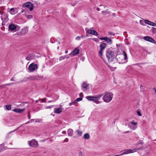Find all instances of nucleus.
<instances>
[{"instance_id": "f257e3e1", "label": "nucleus", "mask_w": 156, "mask_h": 156, "mask_svg": "<svg viewBox=\"0 0 156 156\" xmlns=\"http://www.w3.org/2000/svg\"><path fill=\"white\" fill-rule=\"evenodd\" d=\"M113 94L111 92L106 93L103 96V99L105 102L109 103L112 100Z\"/></svg>"}, {"instance_id": "f03ea898", "label": "nucleus", "mask_w": 156, "mask_h": 156, "mask_svg": "<svg viewBox=\"0 0 156 156\" xmlns=\"http://www.w3.org/2000/svg\"><path fill=\"white\" fill-rule=\"evenodd\" d=\"M107 44L105 43L104 41H102L101 43L99 45L100 50L99 51V54L100 56L102 58V56L103 55L105 49L106 47Z\"/></svg>"}, {"instance_id": "7ed1b4c3", "label": "nucleus", "mask_w": 156, "mask_h": 156, "mask_svg": "<svg viewBox=\"0 0 156 156\" xmlns=\"http://www.w3.org/2000/svg\"><path fill=\"white\" fill-rule=\"evenodd\" d=\"M106 57L109 62H112L115 58L114 53L111 50H108L106 53Z\"/></svg>"}, {"instance_id": "20e7f679", "label": "nucleus", "mask_w": 156, "mask_h": 156, "mask_svg": "<svg viewBox=\"0 0 156 156\" xmlns=\"http://www.w3.org/2000/svg\"><path fill=\"white\" fill-rule=\"evenodd\" d=\"M23 7L29 8L30 11H32L34 9L33 5L30 2H28L23 4Z\"/></svg>"}, {"instance_id": "39448f33", "label": "nucleus", "mask_w": 156, "mask_h": 156, "mask_svg": "<svg viewBox=\"0 0 156 156\" xmlns=\"http://www.w3.org/2000/svg\"><path fill=\"white\" fill-rule=\"evenodd\" d=\"M37 65L34 63L31 64L29 66L28 69L30 72H33L37 68Z\"/></svg>"}, {"instance_id": "423d86ee", "label": "nucleus", "mask_w": 156, "mask_h": 156, "mask_svg": "<svg viewBox=\"0 0 156 156\" xmlns=\"http://www.w3.org/2000/svg\"><path fill=\"white\" fill-rule=\"evenodd\" d=\"M140 149V148H138L136 149L131 150V149H128L126 150H125V151L123 152L122 154L120 155H123L124 154H127L129 153H133L134 152L136 151L139 150Z\"/></svg>"}, {"instance_id": "0eeeda50", "label": "nucleus", "mask_w": 156, "mask_h": 156, "mask_svg": "<svg viewBox=\"0 0 156 156\" xmlns=\"http://www.w3.org/2000/svg\"><path fill=\"white\" fill-rule=\"evenodd\" d=\"M86 98L89 101H93L96 104H98V97L91 96H87Z\"/></svg>"}, {"instance_id": "6e6552de", "label": "nucleus", "mask_w": 156, "mask_h": 156, "mask_svg": "<svg viewBox=\"0 0 156 156\" xmlns=\"http://www.w3.org/2000/svg\"><path fill=\"white\" fill-rule=\"evenodd\" d=\"M144 39L145 41H149L154 44H155L156 42L151 37L148 36L144 37Z\"/></svg>"}, {"instance_id": "1a4fd4ad", "label": "nucleus", "mask_w": 156, "mask_h": 156, "mask_svg": "<svg viewBox=\"0 0 156 156\" xmlns=\"http://www.w3.org/2000/svg\"><path fill=\"white\" fill-rule=\"evenodd\" d=\"M29 144L30 146L34 147H37L38 145L37 142L34 140L30 141Z\"/></svg>"}, {"instance_id": "9d476101", "label": "nucleus", "mask_w": 156, "mask_h": 156, "mask_svg": "<svg viewBox=\"0 0 156 156\" xmlns=\"http://www.w3.org/2000/svg\"><path fill=\"white\" fill-rule=\"evenodd\" d=\"M79 49L77 48H76L69 54L70 56H74L79 53Z\"/></svg>"}, {"instance_id": "9b49d317", "label": "nucleus", "mask_w": 156, "mask_h": 156, "mask_svg": "<svg viewBox=\"0 0 156 156\" xmlns=\"http://www.w3.org/2000/svg\"><path fill=\"white\" fill-rule=\"evenodd\" d=\"M9 30L11 31H13L16 30L17 31V27L15 25L13 24H10L9 26Z\"/></svg>"}, {"instance_id": "f8f14e48", "label": "nucleus", "mask_w": 156, "mask_h": 156, "mask_svg": "<svg viewBox=\"0 0 156 156\" xmlns=\"http://www.w3.org/2000/svg\"><path fill=\"white\" fill-rule=\"evenodd\" d=\"M101 40H105V41L107 42V43H109L110 44H111L112 42V41L111 39L107 37H100L99 38Z\"/></svg>"}, {"instance_id": "ddd939ff", "label": "nucleus", "mask_w": 156, "mask_h": 156, "mask_svg": "<svg viewBox=\"0 0 156 156\" xmlns=\"http://www.w3.org/2000/svg\"><path fill=\"white\" fill-rule=\"evenodd\" d=\"M2 20L3 21H7L9 20L8 16L6 13L1 16Z\"/></svg>"}, {"instance_id": "4468645a", "label": "nucleus", "mask_w": 156, "mask_h": 156, "mask_svg": "<svg viewBox=\"0 0 156 156\" xmlns=\"http://www.w3.org/2000/svg\"><path fill=\"white\" fill-rule=\"evenodd\" d=\"M87 33L88 34H92L95 35H98V33L96 31L93 30L88 29L87 30Z\"/></svg>"}, {"instance_id": "2eb2a0df", "label": "nucleus", "mask_w": 156, "mask_h": 156, "mask_svg": "<svg viewBox=\"0 0 156 156\" xmlns=\"http://www.w3.org/2000/svg\"><path fill=\"white\" fill-rule=\"evenodd\" d=\"M34 56V54H30L27 56L26 59L27 60H30L33 59Z\"/></svg>"}, {"instance_id": "dca6fc26", "label": "nucleus", "mask_w": 156, "mask_h": 156, "mask_svg": "<svg viewBox=\"0 0 156 156\" xmlns=\"http://www.w3.org/2000/svg\"><path fill=\"white\" fill-rule=\"evenodd\" d=\"M25 109V108L23 109H15L13 110V111L19 113H21L23 112Z\"/></svg>"}, {"instance_id": "f3484780", "label": "nucleus", "mask_w": 156, "mask_h": 156, "mask_svg": "<svg viewBox=\"0 0 156 156\" xmlns=\"http://www.w3.org/2000/svg\"><path fill=\"white\" fill-rule=\"evenodd\" d=\"M10 13L11 14H14L18 12L17 9L16 8H12L10 9Z\"/></svg>"}, {"instance_id": "a211bd4d", "label": "nucleus", "mask_w": 156, "mask_h": 156, "mask_svg": "<svg viewBox=\"0 0 156 156\" xmlns=\"http://www.w3.org/2000/svg\"><path fill=\"white\" fill-rule=\"evenodd\" d=\"M62 111V109L60 108H55L54 109V112L56 114H59Z\"/></svg>"}, {"instance_id": "6ab92c4d", "label": "nucleus", "mask_w": 156, "mask_h": 156, "mask_svg": "<svg viewBox=\"0 0 156 156\" xmlns=\"http://www.w3.org/2000/svg\"><path fill=\"white\" fill-rule=\"evenodd\" d=\"M28 32V28L27 27H25L22 30V33L24 35L27 33Z\"/></svg>"}, {"instance_id": "aec40b11", "label": "nucleus", "mask_w": 156, "mask_h": 156, "mask_svg": "<svg viewBox=\"0 0 156 156\" xmlns=\"http://www.w3.org/2000/svg\"><path fill=\"white\" fill-rule=\"evenodd\" d=\"M89 86V84L86 83L85 82H83L82 86V87L83 88L85 89V90H87L88 89V87Z\"/></svg>"}, {"instance_id": "412c9836", "label": "nucleus", "mask_w": 156, "mask_h": 156, "mask_svg": "<svg viewBox=\"0 0 156 156\" xmlns=\"http://www.w3.org/2000/svg\"><path fill=\"white\" fill-rule=\"evenodd\" d=\"M68 134L69 136H72L73 133V130L71 129H69L67 130Z\"/></svg>"}, {"instance_id": "4be33fe9", "label": "nucleus", "mask_w": 156, "mask_h": 156, "mask_svg": "<svg viewBox=\"0 0 156 156\" xmlns=\"http://www.w3.org/2000/svg\"><path fill=\"white\" fill-rule=\"evenodd\" d=\"M145 23L151 26H152L153 23L148 20H144Z\"/></svg>"}, {"instance_id": "5701e85b", "label": "nucleus", "mask_w": 156, "mask_h": 156, "mask_svg": "<svg viewBox=\"0 0 156 156\" xmlns=\"http://www.w3.org/2000/svg\"><path fill=\"white\" fill-rule=\"evenodd\" d=\"M90 137V136L88 133H87L85 134L83 136V138L85 139H88Z\"/></svg>"}, {"instance_id": "b1692460", "label": "nucleus", "mask_w": 156, "mask_h": 156, "mask_svg": "<svg viewBox=\"0 0 156 156\" xmlns=\"http://www.w3.org/2000/svg\"><path fill=\"white\" fill-rule=\"evenodd\" d=\"M122 54H123V56H124V60H126L127 59V55L126 54V52L124 51H123Z\"/></svg>"}, {"instance_id": "393cba45", "label": "nucleus", "mask_w": 156, "mask_h": 156, "mask_svg": "<svg viewBox=\"0 0 156 156\" xmlns=\"http://www.w3.org/2000/svg\"><path fill=\"white\" fill-rule=\"evenodd\" d=\"M108 67L112 71L114 70L116 68V67L112 66L109 65H108Z\"/></svg>"}, {"instance_id": "a878e982", "label": "nucleus", "mask_w": 156, "mask_h": 156, "mask_svg": "<svg viewBox=\"0 0 156 156\" xmlns=\"http://www.w3.org/2000/svg\"><path fill=\"white\" fill-rule=\"evenodd\" d=\"M5 107L7 110H9L11 109V105H6Z\"/></svg>"}, {"instance_id": "bb28decb", "label": "nucleus", "mask_w": 156, "mask_h": 156, "mask_svg": "<svg viewBox=\"0 0 156 156\" xmlns=\"http://www.w3.org/2000/svg\"><path fill=\"white\" fill-rule=\"evenodd\" d=\"M76 132L77 133V134L80 136H82L83 132L82 131H80L79 130H77L76 131Z\"/></svg>"}, {"instance_id": "cd10ccee", "label": "nucleus", "mask_w": 156, "mask_h": 156, "mask_svg": "<svg viewBox=\"0 0 156 156\" xmlns=\"http://www.w3.org/2000/svg\"><path fill=\"white\" fill-rule=\"evenodd\" d=\"M28 79H30L31 80H34L36 79L35 76H30L29 78H28Z\"/></svg>"}, {"instance_id": "c85d7f7f", "label": "nucleus", "mask_w": 156, "mask_h": 156, "mask_svg": "<svg viewBox=\"0 0 156 156\" xmlns=\"http://www.w3.org/2000/svg\"><path fill=\"white\" fill-rule=\"evenodd\" d=\"M140 23L142 25L144 26V21L143 20H140L139 21Z\"/></svg>"}, {"instance_id": "c756f323", "label": "nucleus", "mask_w": 156, "mask_h": 156, "mask_svg": "<svg viewBox=\"0 0 156 156\" xmlns=\"http://www.w3.org/2000/svg\"><path fill=\"white\" fill-rule=\"evenodd\" d=\"M78 156H85V155L83 154L82 152L80 151L79 152L78 154Z\"/></svg>"}, {"instance_id": "7c9ffc66", "label": "nucleus", "mask_w": 156, "mask_h": 156, "mask_svg": "<svg viewBox=\"0 0 156 156\" xmlns=\"http://www.w3.org/2000/svg\"><path fill=\"white\" fill-rule=\"evenodd\" d=\"M144 144V142H143V141L142 140H140L138 142V143L137 144Z\"/></svg>"}, {"instance_id": "2f4dec72", "label": "nucleus", "mask_w": 156, "mask_h": 156, "mask_svg": "<svg viewBox=\"0 0 156 156\" xmlns=\"http://www.w3.org/2000/svg\"><path fill=\"white\" fill-rule=\"evenodd\" d=\"M82 100V98H78L76 100V102H78L80 101H81Z\"/></svg>"}, {"instance_id": "473e14b6", "label": "nucleus", "mask_w": 156, "mask_h": 156, "mask_svg": "<svg viewBox=\"0 0 156 156\" xmlns=\"http://www.w3.org/2000/svg\"><path fill=\"white\" fill-rule=\"evenodd\" d=\"M66 58V57L65 56H62L60 57L59 58V60L60 61H61L62 59H64L65 58Z\"/></svg>"}, {"instance_id": "72a5a7b5", "label": "nucleus", "mask_w": 156, "mask_h": 156, "mask_svg": "<svg viewBox=\"0 0 156 156\" xmlns=\"http://www.w3.org/2000/svg\"><path fill=\"white\" fill-rule=\"evenodd\" d=\"M28 117L29 119H30V112L28 111Z\"/></svg>"}, {"instance_id": "f704fd0d", "label": "nucleus", "mask_w": 156, "mask_h": 156, "mask_svg": "<svg viewBox=\"0 0 156 156\" xmlns=\"http://www.w3.org/2000/svg\"><path fill=\"white\" fill-rule=\"evenodd\" d=\"M6 14L5 13V12L3 11H0V14L2 16H3V15H4V14Z\"/></svg>"}, {"instance_id": "c9c22d12", "label": "nucleus", "mask_w": 156, "mask_h": 156, "mask_svg": "<svg viewBox=\"0 0 156 156\" xmlns=\"http://www.w3.org/2000/svg\"><path fill=\"white\" fill-rule=\"evenodd\" d=\"M137 114L139 116H142V115L141 114L140 111H138L137 112Z\"/></svg>"}, {"instance_id": "e433bc0d", "label": "nucleus", "mask_w": 156, "mask_h": 156, "mask_svg": "<svg viewBox=\"0 0 156 156\" xmlns=\"http://www.w3.org/2000/svg\"><path fill=\"white\" fill-rule=\"evenodd\" d=\"M131 123L133 124L134 126H136L137 124V123L136 122H134L133 121L132 122H131Z\"/></svg>"}, {"instance_id": "4c0bfd02", "label": "nucleus", "mask_w": 156, "mask_h": 156, "mask_svg": "<svg viewBox=\"0 0 156 156\" xmlns=\"http://www.w3.org/2000/svg\"><path fill=\"white\" fill-rule=\"evenodd\" d=\"M46 98H44V99H41V100L42 102H46Z\"/></svg>"}, {"instance_id": "58836bf2", "label": "nucleus", "mask_w": 156, "mask_h": 156, "mask_svg": "<svg viewBox=\"0 0 156 156\" xmlns=\"http://www.w3.org/2000/svg\"><path fill=\"white\" fill-rule=\"evenodd\" d=\"M18 128H17L16 129L13 130V131H10V132L8 133V134H10L11 133L13 132H14L17 129H18Z\"/></svg>"}, {"instance_id": "ea45409f", "label": "nucleus", "mask_w": 156, "mask_h": 156, "mask_svg": "<svg viewBox=\"0 0 156 156\" xmlns=\"http://www.w3.org/2000/svg\"><path fill=\"white\" fill-rule=\"evenodd\" d=\"M13 83H8V84H3V85L2 86H7V85H10L12 84H13Z\"/></svg>"}, {"instance_id": "a19ab883", "label": "nucleus", "mask_w": 156, "mask_h": 156, "mask_svg": "<svg viewBox=\"0 0 156 156\" xmlns=\"http://www.w3.org/2000/svg\"><path fill=\"white\" fill-rule=\"evenodd\" d=\"M53 107V105H51V106H47V107H46L45 108L46 109H48V108H51L52 107Z\"/></svg>"}, {"instance_id": "79ce46f5", "label": "nucleus", "mask_w": 156, "mask_h": 156, "mask_svg": "<svg viewBox=\"0 0 156 156\" xmlns=\"http://www.w3.org/2000/svg\"><path fill=\"white\" fill-rule=\"evenodd\" d=\"M68 139L67 138H66L64 140V141L63 142V143L64 142H68Z\"/></svg>"}, {"instance_id": "37998d69", "label": "nucleus", "mask_w": 156, "mask_h": 156, "mask_svg": "<svg viewBox=\"0 0 156 156\" xmlns=\"http://www.w3.org/2000/svg\"><path fill=\"white\" fill-rule=\"evenodd\" d=\"M27 17L28 19H30V18H32V15H29L27 16Z\"/></svg>"}, {"instance_id": "c03bdc74", "label": "nucleus", "mask_w": 156, "mask_h": 156, "mask_svg": "<svg viewBox=\"0 0 156 156\" xmlns=\"http://www.w3.org/2000/svg\"><path fill=\"white\" fill-rule=\"evenodd\" d=\"M79 96L80 97H83V95L82 93H80L79 94Z\"/></svg>"}, {"instance_id": "a18cd8bd", "label": "nucleus", "mask_w": 156, "mask_h": 156, "mask_svg": "<svg viewBox=\"0 0 156 156\" xmlns=\"http://www.w3.org/2000/svg\"><path fill=\"white\" fill-rule=\"evenodd\" d=\"M2 150V146H0V152H1Z\"/></svg>"}, {"instance_id": "49530a36", "label": "nucleus", "mask_w": 156, "mask_h": 156, "mask_svg": "<svg viewBox=\"0 0 156 156\" xmlns=\"http://www.w3.org/2000/svg\"><path fill=\"white\" fill-rule=\"evenodd\" d=\"M90 39L94 40V41H97V39H96V38H91Z\"/></svg>"}, {"instance_id": "de8ad7c7", "label": "nucleus", "mask_w": 156, "mask_h": 156, "mask_svg": "<svg viewBox=\"0 0 156 156\" xmlns=\"http://www.w3.org/2000/svg\"><path fill=\"white\" fill-rule=\"evenodd\" d=\"M81 37H83V36H82L81 37H80V36H77V37H76V38H77L78 40H80V39Z\"/></svg>"}, {"instance_id": "09e8293b", "label": "nucleus", "mask_w": 156, "mask_h": 156, "mask_svg": "<svg viewBox=\"0 0 156 156\" xmlns=\"http://www.w3.org/2000/svg\"><path fill=\"white\" fill-rule=\"evenodd\" d=\"M77 102H76V100H75L74 101H73V104H76V103Z\"/></svg>"}, {"instance_id": "8fccbe9b", "label": "nucleus", "mask_w": 156, "mask_h": 156, "mask_svg": "<svg viewBox=\"0 0 156 156\" xmlns=\"http://www.w3.org/2000/svg\"><path fill=\"white\" fill-rule=\"evenodd\" d=\"M10 80L11 81H15V80H14L13 78H12L11 79H10Z\"/></svg>"}, {"instance_id": "3c124183", "label": "nucleus", "mask_w": 156, "mask_h": 156, "mask_svg": "<svg viewBox=\"0 0 156 156\" xmlns=\"http://www.w3.org/2000/svg\"><path fill=\"white\" fill-rule=\"evenodd\" d=\"M152 26L156 27V23H153V25Z\"/></svg>"}, {"instance_id": "603ef678", "label": "nucleus", "mask_w": 156, "mask_h": 156, "mask_svg": "<svg viewBox=\"0 0 156 156\" xmlns=\"http://www.w3.org/2000/svg\"><path fill=\"white\" fill-rule=\"evenodd\" d=\"M62 133L64 134H66V131H64L62 132Z\"/></svg>"}, {"instance_id": "864d4df0", "label": "nucleus", "mask_w": 156, "mask_h": 156, "mask_svg": "<svg viewBox=\"0 0 156 156\" xmlns=\"http://www.w3.org/2000/svg\"><path fill=\"white\" fill-rule=\"evenodd\" d=\"M73 105V102H72L71 103H69V106H71V105Z\"/></svg>"}, {"instance_id": "5fc2aeb1", "label": "nucleus", "mask_w": 156, "mask_h": 156, "mask_svg": "<svg viewBox=\"0 0 156 156\" xmlns=\"http://www.w3.org/2000/svg\"><path fill=\"white\" fill-rule=\"evenodd\" d=\"M110 13V12H105V14L106 15L107 14H108Z\"/></svg>"}, {"instance_id": "6e6d98bb", "label": "nucleus", "mask_w": 156, "mask_h": 156, "mask_svg": "<svg viewBox=\"0 0 156 156\" xmlns=\"http://www.w3.org/2000/svg\"><path fill=\"white\" fill-rule=\"evenodd\" d=\"M101 96H102V95H98V98H100V97H101Z\"/></svg>"}, {"instance_id": "4d7b16f0", "label": "nucleus", "mask_w": 156, "mask_h": 156, "mask_svg": "<svg viewBox=\"0 0 156 156\" xmlns=\"http://www.w3.org/2000/svg\"><path fill=\"white\" fill-rule=\"evenodd\" d=\"M112 15L114 16H115L116 15L115 13H113L112 14Z\"/></svg>"}, {"instance_id": "13d9d810", "label": "nucleus", "mask_w": 156, "mask_h": 156, "mask_svg": "<svg viewBox=\"0 0 156 156\" xmlns=\"http://www.w3.org/2000/svg\"><path fill=\"white\" fill-rule=\"evenodd\" d=\"M2 85H3L0 86V87H1V88H2V87H4L5 86H2Z\"/></svg>"}, {"instance_id": "bf43d9fd", "label": "nucleus", "mask_w": 156, "mask_h": 156, "mask_svg": "<svg viewBox=\"0 0 156 156\" xmlns=\"http://www.w3.org/2000/svg\"><path fill=\"white\" fill-rule=\"evenodd\" d=\"M39 100H36V101H35V102H36V103H38V101H39Z\"/></svg>"}, {"instance_id": "052dcab7", "label": "nucleus", "mask_w": 156, "mask_h": 156, "mask_svg": "<svg viewBox=\"0 0 156 156\" xmlns=\"http://www.w3.org/2000/svg\"><path fill=\"white\" fill-rule=\"evenodd\" d=\"M5 23H4L3 22H2V25L3 26V25H5Z\"/></svg>"}, {"instance_id": "680f3d73", "label": "nucleus", "mask_w": 156, "mask_h": 156, "mask_svg": "<svg viewBox=\"0 0 156 156\" xmlns=\"http://www.w3.org/2000/svg\"><path fill=\"white\" fill-rule=\"evenodd\" d=\"M68 51H66L65 52V53L66 54H67V53H68Z\"/></svg>"}, {"instance_id": "e2e57ef3", "label": "nucleus", "mask_w": 156, "mask_h": 156, "mask_svg": "<svg viewBox=\"0 0 156 156\" xmlns=\"http://www.w3.org/2000/svg\"><path fill=\"white\" fill-rule=\"evenodd\" d=\"M35 3L36 4V5H38V2H35Z\"/></svg>"}, {"instance_id": "0e129e2a", "label": "nucleus", "mask_w": 156, "mask_h": 156, "mask_svg": "<svg viewBox=\"0 0 156 156\" xmlns=\"http://www.w3.org/2000/svg\"><path fill=\"white\" fill-rule=\"evenodd\" d=\"M51 102V101H48V103H49V102Z\"/></svg>"}, {"instance_id": "69168bd1", "label": "nucleus", "mask_w": 156, "mask_h": 156, "mask_svg": "<svg viewBox=\"0 0 156 156\" xmlns=\"http://www.w3.org/2000/svg\"><path fill=\"white\" fill-rule=\"evenodd\" d=\"M75 5H76V4H74V5H72V6H75Z\"/></svg>"}, {"instance_id": "338daca9", "label": "nucleus", "mask_w": 156, "mask_h": 156, "mask_svg": "<svg viewBox=\"0 0 156 156\" xmlns=\"http://www.w3.org/2000/svg\"><path fill=\"white\" fill-rule=\"evenodd\" d=\"M34 120V119H31V121H33Z\"/></svg>"}, {"instance_id": "774afa93", "label": "nucleus", "mask_w": 156, "mask_h": 156, "mask_svg": "<svg viewBox=\"0 0 156 156\" xmlns=\"http://www.w3.org/2000/svg\"><path fill=\"white\" fill-rule=\"evenodd\" d=\"M155 92L156 93V89H155Z\"/></svg>"}]
</instances>
